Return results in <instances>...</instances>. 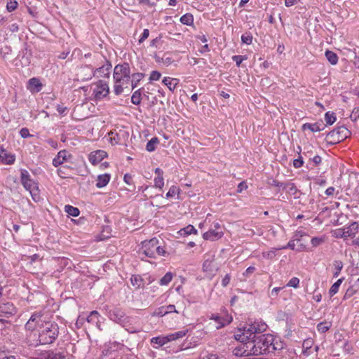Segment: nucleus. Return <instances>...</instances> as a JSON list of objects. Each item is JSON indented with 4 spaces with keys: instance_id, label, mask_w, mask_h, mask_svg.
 <instances>
[{
    "instance_id": "56",
    "label": "nucleus",
    "mask_w": 359,
    "mask_h": 359,
    "mask_svg": "<svg viewBox=\"0 0 359 359\" xmlns=\"http://www.w3.org/2000/svg\"><path fill=\"white\" fill-rule=\"evenodd\" d=\"M304 164L303 159L301 156H299L298 158L294 159L293 161V165L296 168H301Z\"/></svg>"
},
{
    "instance_id": "28",
    "label": "nucleus",
    "mask_w": 359,
    "mask_h": 359,
    "mask_svg": "<svg viewBox=\"0 0 359 359\" xmlns=\"http://www.w3.org/2000/svg\"><path fill=\"white\" fill-rule=\"evenodd\" d=\"M187 331H188L187 330H181V331L176 332L173 334L167 335L168 341H174V340H176L177 339L184 337L186 335V334L187 333Z\"/></svg>"
},
{
    "instance_id": "19",
    "label": "nucleus",
    "mask_w": 359,
    "mask_h": 359,
    "mask_svg": "<svg viewBox=\"0 0 359 359\" xmlns=\"http://www.w3.org/2000/svg\"><path fill=\"white\" fill-rule=\"evenodd\" d=\"M111 176L109 174H103L97 176L96 187L102 188L105 187L109 182Z\"/></svg>"
},
{
    "instance_id": "42",
    "label": "nucleus",
    "mask_w": 359,
    "mask_h": 359,
    "mask_svg": "<svg viewBox=\"0 0 359 359\" xmlns=\"http://www.w3.org/2000/svg\"><path fill=\"white\" fill-rule=\"evenodd\" d=\"M325 120L328 125L333 124L336 121V116L333 112H327L325 115Z\"/></svg>"
},
{
    "instance_id": "44",
    "label": "nucleus",
    "mask_w": 359,
    "mask_h": 359,
    "mask_svg": "<svg viewBox=\"0 0 359 359\" xmlns=\"http://www.w3.org/2000/svg\"><path fill=\"white\" fill-rule=\"evenodd\" d=\"M181 190L180 188L177 187L176 186H172L168 193L165 195L166 198H170L175 196V194H180Z\"/></svg>"
},
{
    "instance_id": "60",
    "label": "nucleus",
    "mask_w": 359,
    "mask_h": 359,
    "mask_svg": "<svg viewBox=\"0 0 359 359\" xmlns=\"http://www.w3.org/2000/svg\"><path fill=\"white\" fill-rule=\"evenodd\" d=\"M248 189V185L246 184L245 182L243 181L240 182L237 187V192L241 193L243 190H245Z\"/></svg>"
},
{
    "instance_id": "35",
    "label": "nucleus",
    "mask_w": 359,
    "mask_h": 359,
    "mask_svg": "<svg viewBox=\"0 0 359 359\" xmlns=\"http://www.w3.org/2000/svg\"><path fill=\"white\" fill-rule=\"evenodd\" d=\"M312 345H313V341L311 339H307L304 340L302 344V348H303L302 354H304V355H309V353L308 351L309 348H311Z\"/></svg>"
},
{
    "instance_id": "43",
    "label": "nucleus",
    "mask_w": 359,
    "mask_h": 359,
    "mask_svg": "<svg viewBox=\"0 0 359 359\" xmlns=\"http://www.w3.org/2000/svg\"><path fill=\"white\" fill-rule=\"evenodd\" d=\"M18 6V3L16 0H8L6 4V9L8 12L15 11Z\"/></svg>"
},
{
    "instance_id": "27",
    "label": "nucleus",
    "mask_w": 359,
    "mask_h": 359,
    "mask_svg": "<svg viewBox=\"0 0 359 359\" xmlns=\"http://www.w3.org/2000/svg\"><path fill=\"white\" fill-rule=\"evenodd\" d=\"M172 313H178V311H176L175 305L170 304L166 306H161L158 314H170Z\"/></svg>"
},
{
    "instance_id": "55",
    "label": "nucleus",
    "mask_w": 359,
    "mask_h": 359,
    "mask_svg": "<svg viewBox=\"0 0 359 359\" xmlns=\"http://www.w3.org/2000/svg\"><path fill=\"white\" fill-rule=\"evenodd\" d=\"M20 134L22 138H27L32 136L27 128H22L20 131Z\"/></svg>"
},
{
    "instance_id": "41",
    "label": "nucleus",
    "mask_w": 359,
    "mask_h": 359,
    "mask_svg": "<svg viewBox=\"0 0 359 359\" xmlns=\"http://www.w3.org/2000/svg\"><path fill=\"white\" fill-rule=\"evenodd\" d=\"M277 250H278V248H276L269 251L263 252L262 257L266 259H272L276 257Z\"/></svg>"
},
{
    "instance_id": "12",
    "label": "nucleus",
    "mask_w": 359,
    "mask_h": 359,
    "mask_svg": "<svg viewBox=\"0 0 359 359\" xmlns=\"http://www.w3.org/2000/svg\"><path fill=\"white\" fill-rule=\"evenodd\" d=\"M107 154L103 150H97L90 154L88 159L93 165H96L106 158Z\"/></svg>"
},
{
    "instance_id": "64",
    "label": "nucleus",
    "mask_w": 359,
    "mask_h": 359,
    "mask_svg": "<svg viewBox=\"0 0 359 359\" xmlns=\"http://www.w3.org/2000/svg\"><path fill=\"white\" fill-rule=\"evenodd\" d=\"M201 359H218V357L216 354L208 353L203 356Z\"/></svg>"
},
{
    "instance_id": "15",
    "label": "nucleus",
    "mask_w": 359,
    "mask_h": 359,
    "mask_svg": "<svg viewBox=\"0 0 359 359\" xmlns=\"http://www.w3.org/2000/svg\"><path fill=\"white\" fill-rule=\"evenodd\" d=\"M223 235L224 233L222 231H217L216 229H211L203 233V238L205 240L216 241L221 238Z\"/></svg>"
},
{
    "instance_id": "8",
    "label": "nucleus",
    "mask_w": 359,
    "mask_h": 359,
    "mask_svg": "<svg viewBox=\"0 0 359 359\" xmlns=\"http://www.w3.org/2000/svg\"><path fill=\"white\" fill-rule=\"evenodd\" d=\"M109 93L108 84L102 80L94 83L93 95L96 100H101Z\"/></svg>"
},
{
    "instance_id": "11",
    "label": "nucleus",
    "mask_w": 359,
    "mask_h": 359,
    "mask_svg": "<svg viewBox=\"0 0 359 359\" xmlns=\"http://www.w3.org/2000/svg\"><path fill=\"white\" fill-rule=\"evenodd\" d=\"M66 355L64 352L45 351L41 353L34 359H65Z\"/></svg>"
},
{
    "instance_id": "24",
    "label": "nucleus",
    "mask_w": 359,
    "mask_h": 359,
    "mask_svg": "<svg viewBox=\"0 0 359 359\" xmlns=\"http://www.w3.org/2000/svg\"><path fill=\"white\" fill-rule=\"evenodd\" d=\"M323 125V123H306L302 126V129L304 130H310L312 132H318V131H320L323 129L321 128V126Z\"/></svg>"
},
{
    "instance_id": "48",
    "label": "nucleus",
    "mask_w": 359,
    "mask_h": 359,
    "mask_svg": "<svg viewBox=\"0 0 359 359\" xmlns=\"http://www.w3.org/2000/svg\"><path fill=\"white\" fill-rule=\"evenodd\" d=\"M306 233L304 231H303L302 230H297L294 233V235L292 236V239L294 241H299L300 239L306 236Z\"/></svg>"
},
{
    "instance_id": "9",
    "label": "nucleus",
    "mask_w": 359,
    "mask_h": 359,
    "mask_svg": "<svg viewBox=\"0 0 359 359\" xmlns=\"http://www.w3.org/2000/svg\"><path fill=\"white\" fill-rule=\"evenodd\" d=\"M77 79L82 81H88L94 76L93 68L90 66L81 67L77 72Z\"/></svg>"
},
{
    "instance_id": "18",
    "label": "nucleus",
    "mask_w": 359,
    "mask_h": 359,
    "mask_svg": "<svg viewBox=\"0 0 359 359\" xmlns=\"http://www.w3.org/2000/svg\"><path fill=\"white\" fill-rule=\"evenodd\" d=\"M203 269L204 271L208 272L210 275H213L217 270V266L214 264L213 258L205 259L203 264Z\"/></svg>"
},
{
    "instance_id": "21",
    "label": "nucleus",
    "mask_w": 359,
    "mask_h": 359,
    "mask_svg": "<svg viewBox=\"0 0 359 359\" xmlns=\"http://www.w3.org/2000/svg\"><path fill=\"white\" fill-rule=\"evenodd\" d=\"M163 83L168 89L173 92L178 84V79L170 77H164Z\"/></svg>"
},
{
    "instance_id": "4",
    "label": "nucleus",
    "mask_w": 359,
    "mask_h": 359,
    "mask_svg": "<svg viewBox=\"0 0 359 359\" xmlns=\"http://www.w3.org/2000/svg\"><path fill=\"white\" fill-rule=\"evenodd\" d=\"M114 92L116 95L123 93L124 89L128 88L130 81V68L127 62L115 66L113 73Z\"/></svg>"
},
{
    "instance_id": "47",
    "label": "nucleus",
    "mask_w": 359,
    "mask_h": 359,
    "mask_svg": "<svg viewBox=\"0 0 359 359\" xmlns=\"http://www.w3.org/2000/svg\"><path fill=\"white\" fill-rule=\"evenodd\" d=\"M181 231L184 232V235H190L191 233H196L197 230L192 225H188L184 229H182Z\"/></svg>"
},
{
    "instance_id": "36",
    "label": "nucleus",
    "mask_w": 359,
    "mask_h": 359,
    "mask_svg": "<svg viewBox=\"0 0 359 359\" xmlns=\"http://www.w3.org/2000/svg\"><path fill=\"white\" fill-rule=\"evenodd\" d=\"M159 141L157 137L151 138L147 144L146 149L148 151H153L156 149V146L158 144Z\"/></svg>"
},
{
    "instance_id": "59",
    "label": "nucleus",
    "mask_w": 359,
    "mask_h": 359,
    "mask_svg": "<svg viewBox=\"0 0 359 359\" xmlns=\"http://www.w3.org/2000/svg\"><path fill=\"white\" fill-rule=\"evenodd\" d=\"M149 36V30L148 29H144L143 33L139 39V43H142L145 39H147Z\"/></svg>"
},
{
    "instance_id": "14",
    "label": "nucleus",
    "mask_w": 359,
    "mask_h": 359,
    "mask_svg": "<svg viewBox=\"0 0 359 359\" xmlns=\"http://www.w3.org/2000/svg\"><path fill=\"white\" fill-rule=\"evenodd\" d=\"M0 159L3 163L11 165L14 163L15 158L13 154L1 147L0 148Z\"/></svg>"
},
{
    "instance_id": "17",
    "label": "nucleus",
    "mask_w": 359,
    "mask_h": 359,
    "mask_svg": "<svg viewBox=\"0 0 359 359\" xmlns=\"http://www.w3.org/2000/svg\"><path fill=\"white\" fill-rule=\"evenodd\" d=\"M359 225L358 222H353L348 226L344 227V232L346 238H353L358 233Z\"/></svg>"
},
{
    "instance_id": "50",
    "label": "nucleus",
    "mask_w": 359,
    "mask_h": 359,
    "mask_svg": "<svg viewBox=\"0 0 359 359\" xmlns=\"http://www.w3.org/2000/svg\"><path fill=\"white\" fill-rule=\"evenodd\" d=\"M299 283V279L297 277H293L292 278H291L290 280V281L287 284V286L296 288L298 287Z\"/></svg>"
},
{
    "instance_id": "30",
    "label": "nucleus",
    "mask_w": 359,
    "mask_h": 359,
    "mask_svg": "<svg viewBox=\"0 0 359 359\" xmlns=\"http://www.w3.org/2000/svg\"><path fill=\"white\" fill-rule=\"evenodd\" d=\"M283 189H286L287 192L291 195H295L298 191L295 184L292 182L284 183Z\"/></svg>"
},
{
    "instance_id": "38",
    "label": "nucleus",
    "mask_w": 359,
    "mask_h": 359,
    "mask_svg": "<svg viewBox=\"0 0 359 359\" xmlns=\"http://www.w3.org/2000/svg\"><path fill=\"white\" fill-rule=\"evenodd\" d=\"M180 22L184 25H190L194 22L193 15L191 14L187 13L181 17Z\"/></svg>"
},
{
    "instance_id": "3",
    "label": "nucleus",
    "mask_w": 359,
    "mask_h": 359,
    "mask_svg": "<svg viewBox=\"0 0 359 359\" xmlns=\"http://www.w3.org/2000/svg\"><path fill=\"white\" fill-rule=\"evenodd\" d=\"M267 327V325L262 320H255L253 323H247L242 327L238 328L234 337L245 346L246 343L254 340L258 334L265 332Z\"/></svg>"
},
{
    "instance_id": "39",
    "label": "nucleus",
    "mask_w": 359,
    "mask_h": 359,
    "mask_svg": "<svg viewBox=\"0 0 359 359\" xmlns=\"http://www.w3.org/2000/svg\"><path fill=\"white\" fill-rule=\"evenodd\" d=\"M172 273L171 272L166 273L159 281L161 285H167L172 279Z\"/></svg>"
},
{
    "instance_id": "58",
    "label": "nucleus",
    "mask_w": 359,
    "mask_h": 359,
    "mask_svg": "<svg viewBox=\"0 0 359 359\" xmlns=\"http://www.w3.org/2000/svg\"><path fill=\"white\" fill-rule=\"evenodd\" d=\"M339 191L335 190V188L334 187H330L325 190V194L327 196H332L334 195V194H338Z\"/></svg>"
},
{
    "instance_id": "5",
    "label": "nucleus",
    "mask_w": 359,
    "mask_h": 359,
    "mask_svg": "<svg viewBox=\"0 0 359 359\" xmlns=\"http://www.w3.org/2000/svg\"><path fill=\"white\" fill-rule=\"evenodd\" d=\"M142 248L143 253L151 258H156L157 255L165 256L166 254L165 250L159 245V241L156 238L144 241Z\"/></svg>"
},
{
    "instance_id": "13",
    "label": "nucleus",
    "mask_w": 359,
    "mask_h": 359,
    "mask_svg": "<svg viewBox=\"0 0 359 359\" xmlns=\"http://www.w3.org/2000/svg\"><path fill=\"white\" fill-rule=\"evenodd\" d=\"M21 182L24 187L30 191L35 187L34 182L30 178V175L26 170H22L21 171Z\"/></svg>"
},
{
    "instance_id": "33",
    "label": "nucleus",
    "mask_w": 359,
    "mask_h": 359,
    "mask_svg": "<svg viewBox=\"0 0 359 359\" xmlns=\"http://www.w3.org/2000/svg\"><path fill=\"white\" fill-rule=\"evenodd\" d=\"M331 326H332L331 322H327V321L321 322L318 324L317 329H318V332H320L321 333H325L330 328Z\"/></svg>"
},
{
    "instance_id": "7",
    "label": "nucleus",
    "mask_w": 359,
    "mask_h": 359,
    "mask_svg": "<svg viewBox=\"0 0 359 359\" xmlns=\"http://www.w3.org/2000/svg\"><path fill=\"white\" fill-rule=\"evenodd\" d=\"M349 135V130L344 126H339L333 130L330 131L326 136L325 140L330 144L339 143Z\"/></svg>"
},
{
    "instance_id": "32",
    "label": "nucleus",
    "mask_w": 359,
    "mask_h": 359,
    "mask_svg": "<svg viewBox=\"0 0 359 359\" xmlns=\"http://www.w3.org/2000/svg\"><path fill=\"white\" fill-rule=\"evenodd\" d=\"M65 210L67 214L73 217H77L80 213V211L77 208L73 207L70 205H65Z\"/></svg>"
},
{
    "instance_id": "45",
    "label": "nucleus",
    "mask_w": 359,
    "mask_h": 359,
    "mask_svg": "<svg viewBox=\"0 0 359 359\" xmlns=\"http://www.w3.org/2000/svg\"><path fill=\"white\" fill-rule=\"evenodd\" d=\"M332 235L334 238H346V235L344 228H339L332 231Z\"/></svg>"
},
{
    "instance_id": "20",
    "label": "nucleus",
    "mask_w": 359,
    "mask_h": 359,
    "mask_svg": "<svg viewBox=\"0 0 359 359\" xmlns=\"http://www.w3.org/2000/svg\"><path fill=\"white\" fill-rule=\"evenodd\" d=\"M67 151L62 150L58 152L57 156L53 160V165L55 167H57L63 163L67 158Z\"/></svg>"
},
{
    "instance_id": "2",
    "label": "nucleus",
    "mask_w": 359,
    "mask_h": 359,
    "mask_svg": "<svg viewBox=\"0 0 359 359\" xmlns=\"http://www.w3.org/2000/svg\"><path fill=\"white\" fill-rule=\"evenodd\" d=\"M245 352L248 354L258 355L283 349V343L271 334H259L252 341L246 343Z\"/></svg>"
},
{
    "instance_id": "46",
    "label": "nucleus",
    "mask_w": 359,
    "mask_h": 359,
    "mask_svg": "<svg viewBox=\"0 0 359 359\" xmlns=\"http://www.w3.org/2000/svg\"><path fill=\"white\" fill-rule=\"evenodd\" d=\"M154 182L155 187L162 189V188L164 186V180H163V176L156 177L154 180Z\"/></svg>"
},
{
    "instance_id": "62",
    "label": "nucleus",
    "mask_w": 359,
    "mask_h": 359,
    "mask_svg": "<svg viewBox=\"0 0 359 359\" xmlns=\"http://www.w3.org/2000/svg\"><path fill=\"white\" fill-rule=\"evenodd\" d=\"M339 287H338L337 285L333 284L331 286L330 291H329L330 296H333L335 294H337V292L339 291Z\"/></svg>"
},
{
    "instance_id": "22",
    "label": "nucleus",
    "mask_w": 359,
    "mask_h": 359,
    "mask_svg": "<svg viewBox=\"0 0 359 359\" xmlns=\"http://www.w3.org/2000/svg\"><path fill=\"white\" fill-rule=\"evenodd\" d=\"M15 308L13 304L7 302L0 305V314H13Z\"/></svg>"
},
{
    "instance_id": "34",
    "label": "nucleus",
    "mask_w": 359,
    "mask_h": 359,
    "mask_svg": "<svg viewBox=\"0 0 359 359\" xmlns=\"http://www.w3.org/2000/svg\"><path fill=\"white\" fill-rule=\"evenodd\" d=\"M358 290V287L356 285L350 286L346 291L344 299H347L351 298L353 294H355Z\"/></svg>"
},
{
    "instance_id": "54",
    "label": "nucleus",
    "mask_w": 359,
    "mask_h": 359,
    "mask_svg": "<svg viewBox=\"0 0 359 359\" xmlns=\"http://www.w3.org/2000/svg\"><path fill=\"white\" fill-rule=\"evenodd\" d=\"M268 184L271 186L282 187V188H283V185H284V183H281L274 179H270L268 182Z\"/></svg>"
},
{
    "instance_id": "37",
    "label": "nucleus",
    "mask_w": 359,
    "mask_h": 359,
    "mask_svg": "<svg viewBox=\"0 0 359 359\" xmlns=\"http://www.w3.org/2000/svg\"><path fill=\"white\" fill-rule=\"evenodd\" d=\"M151 342L154 343V344H156L158 346H161L169 341H168L167 336H165V337H153L151 339Z\"/></svg>"
},
{
    "instance_id": "53",
    "label": "nucleus",
    "mask_w": 359,
    "mask_h": 359,
    "mask_svg": "<svg viewBox=\"0 0 359 359\" xmlns=\"http://www.w3.org/2000/svg\"><path fill=\"white\" fill-rule=\"evenodd\" d=\"M161 73L158 71H153L151 72V74H150V76H149V80L151 81H158L161 78Z\"/></svg>"
},
{
    "instance_id": "31",
    "label": "nucleus",
    "mask_w": 359,
    "mask_h": 359,
    "mask_svg": "<svg viewBox=\"0 0 359 359\" xmlns=\"http://www.w3.org/2000/svg\"><path fill=\"white\" fill-rule=\"evenodd\" d=\"M111 320L116 322V323H118L121 325L123 327H126V330H128L127 328V325L123 323V318L124 320H128L129 318L128 316H111Z\"/></svg>"
},
{
    "instance_id": "61",
    "label": "nucleus",
    "mask_w": 359,
    "mask_h": 359,
    "mask_svg": "<svg viewBox=\"0 0 359 359\" xmlns=\"http://www.w3.org/2000/svg\"><path fill=\"white\" fill-rule=\"evenodd\" d=\"M294 241L293 239L290 241L288 242V243L287 244V245L285 246H283L282 248H278V250H282V249H286V248H290L291 250H294V246H295V244H294Z\"/></svg>"
},
{
    "instance_id": "40",
    "label": "nucleus",
    "mask_w": 359,
    "mask_h": 359,
    "mask_svg": "<svg viewBox=\"0 0 359 359\" xmlns=\"http://www.w3.org/2000/svg\"><path fill=\"white\" fill-rule=\"evenodd\" d=\"M334 277H338L342 268H343V263L340 260H336L334 262Z\"/></svg>"
},
{
    "instance_id": "29",
    "label": "nucleus",
    "mask_w": 359,
    "mask_h": 359,
    "mask_svg": "<svg viewBox=\"0 0 359 359\" xmlns=\"http://www.w3.org/2000/svg\"><path fill=\"white\" fill-rule=\"evenodd\" d=\"M325 57L327 60L330 62V64L334 65L337 64L338 62V56L337 55L331 50H327L325 52Z\"/></svg>"
},
{
    "instance_id": "16",
    "label": "nucleus",
    "mask_w": 359,
    "mask_h": 359,
    "mask_svg": "<svg viewBox=\"0 0 359 359\" xmlns=\"http://www.w3.org/2000/svg\"><path fill=\"white\" fill-rule=\"evenodd\" d=\"M27 89L32 93H38L41 90L42 83L37 78H32L27 83Z\"/></svg>"
},
{
    "instance_id": "63",
    "label": "nucleus",
    "mask_w": 359,
    "mask_h": 359,
    "mask_svg": "<svg viewBox=\"0 0 359 359\" xmlns=\"http://www.w3.org/2000/svg\"><path fill=\"white\" fill-rule=\"evenodd\" d=\"M344 351L347 353H352L353 347L348 344V341H346L344 345Z\"/></svg>"
},
{
    "instance_id": "52",
    "label": "nucleus",
    "mask_w": 359,
    "mask_h": 359,
    "mask_svg": "<svg viewBox=\"0 0 359 359\" xmlns=\"http://www.w3.org/2000/svg\"><path fill=\"white\" fill-rule=\"evenodd\" d=\"M232 59L236 62V65L238 67H239L240 65L241 64V62L243 60H246L247 57L245 56H243V55H233L232 57Z\"/></svg>"
},
{
    "instance_id": "25",
    "label": "nucleus",
    "mask_w": 359,
    "mask_h": 359,
    "mask_svg": "<svg viewBox=\"0 0 359 359\" xmlns=\"http://www.w3.org/2000/svg\"><path fill=\"white\" fill-rule=\"evenodd\" d=\"M143 90V88H140L137 90H135L131 97V102L133 104L135 105H139L142 100V91Z\"/></svg>"
},
{
    "instance_id": "57",
    "label": "nucleus",
    "mask_w": 359,
    "mask_h": 359,
    "mask_svg": "<svg viewBox=\"0 0 359 359\" xmlns=\"http://www.w3.org/2000/svg\"><path fill=\"white\" fill-rule=\"evenodd\" d=\"M161 61L163 64L168 65H170L172 62V60L170 57L168 55V54L163 55V56L161 58Z\"/></svg>"
},
{
    "instance_id": "10",
    "label": "nucleus",
    "mask_w": 359,
    "mask_h": 359,
    "mask_svg": "<svg viewBox=\"0 0 359 359\" xmlns=\"http://www.w3.org/2000/svg\"><path fill=\"white\" fill-rule=\"evenodd\" d=\"M211 320L216 323V328L219 329L229 325L233 320V318L232 316H212Z\"/></svg>"
},
{
    "instance_id": "23",
    "label": "nucleus",
    "mask_w": 359,
    "mask_h": 359,
    "mask_svg": "<svg viewBox=\"0 0 359 359\" xmlns=\"http://www.w3.org/2000/svg\"><path fill=\"white\" fill-rule=\"evenodd\" d=\"M144 77V74L143 73H134L133 74H130V81H131V87L132 90L135 89L139 82Z\"/></svg>"
},
{
    "instance_id": "6",
    "label": "nucleus",
    "mask_w": 359,
    "mask_h": 359,
    "mask_svg": "<svg viewBox=\"0 0 359 359\" xmlns=\"http://www.w3.org/2000/svg\"><path fill=\"white\" fill-rule=\"evenodd\" d=\"M95 57L97 62H99L98 65H101V66L98 68H96L95 70L93 69L94 76L96 77H109L111 69V64L109 61L107 60V58L99 53L95 54Z\"/></svg>"
},
{
    "instance_id": "51",
    "label": "nucleus",
    "mask_w": 359,
    "mask_h": 359,
    "mask_svg": "<svg viewBox=\"0 0 359 359\" xmlns=\"http://www.w3.org/2000/svg\"><path fill=\"white\" fill-rule=\"evenodd\" d=\"M325 241L324 238H320V237H313L311 239V244L313 246L316 247L322 244Z\"/></svg>"
},
{
    "instance_id": "26",
    "label": "nucleus",
    "mask_w": 359,
    "mask_h": 359,
    "mask_svg": "<svg viewBox=\"0 0 359 359\" xmlns=\"http://www.w3.org/2000/svg\"><path fill=\"white\" fill-rule=\"evenodd\" d=\"M131 284L135 288H140L144 286L143 279L140 275H133L130 278Z\"/></svg>"
},
{
    "instance_id": "1",
    "label": "nucleus",
    "mask_w": 359,
    "mask_h": 359,
    "mask_svg": "<svg viewBox=\"0 0 359 359\" xmlns=\"http://www.w3.org/2000/svg\"><path fill=\"white\" fill-rule=\"evenodd\" d=\"M25 327L29 330L38 331L39 341L42 345L52 344L58 335L57 325L46 320V316H31Z\"/></svg>"
},
{
    "instance_id": "49",
    "label": "nucleus",
    "mask_w": 359,
    "mask_h": 359,
    "mask_svg": "<svg viewBox=\"0 0 359 359\" xmlns=\"http://www.w3.org/2000/svg\"><path fill=\"white\" fill-rule=\"evenodd\" d=\"M241 41L246 44H250L252 41V36L250 34H244L241 36Z\"/></svg>"
}]
</instances>
